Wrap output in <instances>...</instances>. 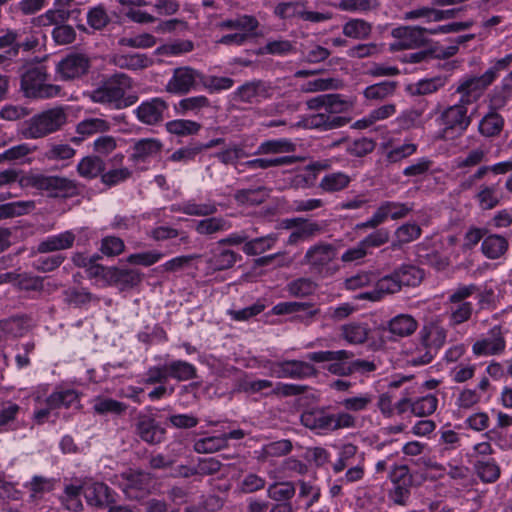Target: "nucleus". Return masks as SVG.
Here are the masks:
<instances>
[{"instance_id": "obj_1", "label": "nucleus", "mask_w": 512, "mask_h": 512, "mask_svg": "<svg viewBox=\"0 0 512 512\" xmlns=\"http://www.w3.org/2000/svg\"><path fill=\"white\" fill-rule=\"evenodd\" d=\"M353 353L348 350L317 351L307 354V359L316 363L329 362L326 369L336 376H350L356 373L366 374L376 370L373 361L354 359Z\"/></svg>"}, {"instance_id": "obj_2", "label": "nucleus", "mask_w": 512, "mask_h": 512, "mask_svg": "<svg viewBox=\"0 0 512 512\" xmlns=\"http://www.w3.org/2000/svg\"><path fill=\"white\" fill-rule=\"evenodd\" d=\"M131 78L124 73H116L103 82L101 86L93 90L90 98L94 103L109 105L115 109H123L134 104L135 96L125 97L131 88Z\"/></svg>"}, {"instance_id": "obj_3", "label": "nucleus", "mask_w": 512, "mask_h": 512, "mask_svg": "<svg viewBox=\"0 0 512 512\" xmlns=\"http://www.w3.org/2000/svg\"><path fill=\"white\" fill-rule=\"evenodd\" d=\"M300 421L303 426L317 434H328L332 431L356 426V418L348 412L332 414L324 407L305 410Z\"/></svg>"}, {"instance_id": "obj_4", "label": "nucleus", "mask_w": 512, "mask_h": 512, "mask_svg": "<svg viewBox=\"0 0 512 512\" xmlns=\"http://www.w3.org/2000/svg\"><path fill=\"white\" fill-rule=\"evenodd\" d=\"M487 152L483 148H475L470 150L465 156L454 159L453 167L458 169V192L463 193L471 191L477 183L486 176V168L481 163L486 159Z\"/></svg>"}, {"instance_id": "obj_5", "label": "nucleus", "mask_w": 512, "mask_h": 512, "mask_svg": "<svg viewBox=\"0 0 512 512\" xmlns=\"http://www.w3.org/2000/svg\"><path fill=\"white\" fill-rule=\"evenodd\" d=\"M21 90L28 98L49 99L61 94L59 85L49 83V73L44 65H30L21 75Z\"/></svg>"}, {"instance_id": "obj_6", "label": "nucleus", "mask_w": 512, "mask_h": 512, "mask_svg": "<svg viewBox=\"0 0 512 512\" xmlns=\"http://www.w3.org/2000/svg\"><path fill=\"white\" fill-rule=\"evenodd\" d=\"M446 338L447 331L444 327L435 323L424 325L419 332L421 348H417L412 354L410 362L416 366L430 363L445 344Z\"/></svg>"}, {"instance_id": "obj_7", "label": "nucleus", "mask_w": 512, "mask_h": 512, "mask_svg": "<svg viewBox=\"0 0 512 512\" xmlns=\"http://www.w3.org/2000/svg\"><path fill=\"white\" fill-rule=\"evenodd\" d=\"M257 366L265 370L266 375L275 378L302 380L316 374L311 363L297 359L273 361L262 357L257 361Z\"/></svg>"}, {"instance_id": "obj_8", "label": "nucleus", "mask_w": 512, "mask_h": 512, "mask_svg": "<svg viewBox=\"0 0 512 512\" xmlns=\"http://www.w3.org/2000/svg\"><path fill=\"white\" fill-rule=\"evenodd\" d=\"M478 287L475 284L461 285L453 290L448 296L446 316L448 325L455 328L472 318L474 313V305L467 301Z\"/></svg>"}, {"instance_id": "obj_9", "label": "nucleus", "mask_w": 512, "mask_h": 512, "mask_svg": "<svg viewBox=\"0 0 512 512\" xmlns=\"http://www.w3.org/2000/svg\"><path fill=\"white\" fill-rule=\"evenodd\" d=\"M67 115L62 107H54L31 117L24 128L26 139L43 138L59 130L66 122Z\"/></svg>"}, {"instance_id": "obj_10", "label": "nucleus", "mask_w": 512, "mask_h": 512, "mask_svg": "<svg viewBox=\"0 0 512 512\" xmlns=\"http://www.w3.org/2000/svg\"><path fill=\"white\" fill-rule=\"evenodd\" d=\"M467 104L458 103L445 108L439 118L440 126L439 137L444 140H450L461 136L471 124V116L467 114Z\"/></svg>"}, {"instance_id": "obj_11", "label": "nucleus", "mask_w": 512, "mask_h": 512, "mask_svg": "<svg viewBox=\"0 0 512 512\" xmlns=\"http://www.w3.org/2000/svg\"><path fill=\"white\" fill-rule=\"evenodd\" d=\"M336 257L337 248L334 245L319 241L307 249L301 263L308 266L313 273L331 276L338 270L336 266L331 265Z\"/></svg>"}, {"instance_id": "obj_12", "label": "nucleus", "mask_w": 512, "mask_h": 512, "mask_svg": "<svg viewBox=\"0 0 512 512\" xmlns=\"http://www.w3.org/2000/svg\"><path fill=\"white\" fill-rule=\"evenodd\" d=\"M90 68V59L83 53H69L55 67V74L62 81L82 78Z\"/></svg>"}, {"instance_id": "obj_13", "label": "nucleus", "mask_w": 512, "mask_h": 512, "mask_svg": "<svg viewBox=\"0 0 512 512\" xmlns=\"http://www.w3.org/2000/svg\"><path fill=\"white\" fill-rule=\"evenodd\" d=\"M395 43L393 50L416 49L426 46L429 43L425 27L420 26H399L391 31Z\"/></svg>"}, {"instance_id": "obj_14", "label": "nucleus", "mask_w": 512, "mask_h": 512, "mask_svg": "<svg viewBox=\"0 0 512 512\" xmlns=\"http://www.w3.org/2000/svg\"><path fill=\"white\" fill-rule=\"evenodd\" d=\"M33 187L47 192L51 197H67L73 195L77 186L73 180L59 176L35 175L31 178Z\"/></svg>"}, {"instance_id": "obj_15", "label": "nucleus", "mask_w": 512, "mask_h": 512, "mask_svg": "<svg viewBox=\"0 0 512 512\" xmlns=\"http://www.w3.org/2000/svg\"><path fill=\"white\" fill-rule=\"evenodd\" d=\"M506 349V340L500 326L492 327L487 335L475 341L472 345V353L478 357L500 355Z\"/></svg>"}, {"instance_id": "obj_16", "label": "nucleus", "mask_w": 512, "mask_h": 512, "mask_svg": "<svg viewBox=\"0 0 512 512\" xmlns=\"http://www.w3.org/2000/svg\"><path fill=\"white\" fill-rule=\"evenodd\" d=\"M201 82V74L191 67H179L173 71L172 77L166 84V90L173 94H186L195 90Z\"/></svg>"}, {"instance_id": "obj_17", "label": "nucleus", "mask_w": 512, "mask_h": 512, "mask_svg": "<svg viewBox=\"0 0 512 512\" xmlns=\"http://www.w3.org/2000/svg\"><path fill=\"white\" fill-rule=\"evenodd\" d=\"M272 95L271 85L262 80L245 82L233 92L234 100L249 104L259 103Z\"/></svg>"}, {"instance_id": "obj_18", "label": "nucleus", "mask_w": 512, "mask_h": 512, "mask_svg": "<svg viewBox=\"0 0 512 512\" xmlns=\"http://www.w3.org/2000/svg\"><path fill=\"white\" fill-rule=\"evenodd\" d=\"M168 105L160 97L143 101L135 110L136 118L143 124L156 125L164 120Z\"/></svg>"}, {"instance_id": "obj_19", "label": "nucleus", "mask_w": 512, "mask_h": 512, "mask_svg": "<svg viewBox=\"0 0 512 512\" xmlns=\"http://www.w3.org/2000/svg\"><path fill=\"white\" fill-rule=\"evenodd\" d=\"M83 494L87 503L98 508H106L115 503V494L104 483L91 482L83 485Z\"/></svg>"}, {"instance_id": "obj_20", "label": "nucleus", "mask_w": 512, "mask_h": 512, "mask_svg": "<svg viewBox=\"0 0 512 512\" xmlns=\"http://www.w3.org/2000/svg\"><path fill=\"white\" fill-rule=\"evenodd\" d=\"M110 63L120 69L138 71L150 67L153 59L145 53L117 52L111 56Z\"/></svg>"}, {"instance_id": "obj_21", "label": "nucleus", "mask_w": 512, "mask_h": 512, "mask_svg": "<svg viewBox=\"0 0 512 512\" xmlns=\"http://www.w3.org/2000/svg\"><path fill=\"white\" fill-rule=\"evenodd\" d=\"M136 433L141 440L154 445L164 440L166 431L153 417L141 415L136 423Z\"/></svg>"}, {"instance_id": "obj_22", "label": "nucleus", "mask_w": 512, "mask_h": 512, "mask_svg": "<svg viewBox=\"0 0 512 512\" xmlns=\"http://www.w3.org/2000/svg\"><path fill=\"white\" fill-rule=\"evenodd\" d=\"M400 289L401 287L398 281V277L394 271L392 274L378 279L373 290L360 293L356 298L359 300H369L376 302L381 300L386 295L394 294L400 291Z\"/></svg>"}, {"instance_id": "obj_23", "label": "nucleus", "mask_w": 512, "mask_h": 512, "mask_svg": "<svg viewBox=\"0 0 512 512\" xmlns=\"http://www.w3.org/2000/svg\"><path fill=\"white\" fill-rule=\"evenodd\" d=\"M394 398V394L390 391L383 392L378 396L377 408L384 418L391 419L407 413V394L403 395L396 402Z\"/></svg>"}, {"instance_id": "obj_24", "label": "nucleus", "mask_w": 512, "mask_h": 512, "mask_svg": "<svg viewBox=\"0 0 512 512\" xmlns=\"http://www.w3.org/2000/svg\"><path fill=\"white\" fill-rule=\"evenodd\" d=\"M170 210L188 216L207 217L214 215L218 211V205L215 201L211 200L198 203L195 199H187L181 203L173 204Z\"/></svg>"}, {"instance_id": "obj_25", "label": "nucleus", "mask_w": 512, "mask_h": 512, "mask_svg": "<svg viewBox=\"0 0 512 512\" xmlns=\"http://www.w3.org/2000/svg\"><path fill=\"white\" fill-rule=\"evenodd\" d=\"M486 88V85L482 82L479 76L470 77L463 79L459 83L456 92L461 94L459 100L462 103L469 105L470 103L478 100Z\"/></svg>"}, {"instance_id": "obj_26", "label": "nucleus", "mask_w": 512, "mask_h": 512, "mask_svg": "<svg viewBox=\"0 0 512 512\" xmlns=\"http://www.w3.org/2000/svg\"><path fill=\"white\" fill-rule=\"evenodd\" d=\"M232 228L229 220L222 216H207L199 220L195 224V231L203 236L212 237L216 234L223 233Z\"/></svg>"}, {"instance_id": "obj_27", "label": "nucleus", "mask_w": 512, "mask_h": 512, "mask_svg": "<svg viewBox=\"0 0 512 512\" xmlns=\"http://www.w3.org/2000/svg\"><path fill=\"white\" fill-rule=\"evenodd\" d=\"M438 406V398L435 394L428 393L424 396L411 399L407 396V412L417 417L432 415Z\"/></svg>"}, {"instance_id": "obj_28", "label": "nucleus", "mask_w": 512, "mask_h": 512, "mask_svg": "<svg viewBox=\"0 0 512 512\" xmlns=\"http://www.w3.org/2000/svg\"><path fill=\"white\" fill-rule=\"evenodd\" d=\"M384 157L388 164L400 163L417 152L416 143L406 141L400 145H393L391 141L384 144Z\"/></svg>"}, {"instance_id": "obj_29", "label": "nucleus", "mask_w": 512, "mask_h": 512, "mask_svg": "<svg viewBox=\"0 0 512 512\" xmlns=\"http://www.w3.org/2000/svg\"><path fill=\"white\" fill-rule=\"evenodd\" d=\"M417 328L418 322L410 314H398L388 322V331L400 338L411 336Z\"/></svg>"}, {"instance_id": "obj_30", "label": "nucleus", "mask_w": 512, "mask_h": 512, "mask_svg": "<svg viewBox=\"0 0 512 512\" xmlns=\"http://www.w3.org/2000/svg\"><path fill=\"white\" fill-rule=\"evenodd\" d=\"M75 238V234L69 230L56 235L48 236L39 243L38 251L40 253H48L69 249L73 246Z\"/></svg>"}, {"instance_id": "obj_31", "label": "nucleus", "mask_w": 512, "mask_h": 512, "mask_svg": "<svg viewBox=\"0 0 512 512\" xmlns=\"http://www.w3.org/2000/svg\"><path fill=\"white\" fill-rule=\"evenodd\" d=\"M240 259L241 255L230 249L216 248L212 251L207 264L212 271H222L230 269Z\"/></svg>"}, {"instance_id": "obj_32", "label": "nucleus", "mask_w": 512, "mask_h": 512, "mask_svg": "<svg viewBox=\"0 0 512 512\" xmlns=\"http://www.w3.org/2000/svg\"><path fill=\"white\" fill-rule=\"evenodd\" d=\"M410 202L383 201L377 208L384 223L388 220H399L407 217L413 210Z\"/></svg>"}, {"instance_id": "obj_33", "label": "nucleus", "mask_w": 512, "mask_h": 512, "mask_svg": "<svg viewBox=\"0 0 512 512\" xmlns=\"http://www.w3.org/2000/svg\"><path fill=\"white\" fill-rule=\"evenodd\" d=\"M351 181V176L345 172H330L321 178L319 188L325 193H336L346 189Z\"/></svg>"}, {"instance_id": "obj_34", "label": "nucleus", "mask_w": 512, "mask_h": 512, "mask_svg": "<svg viewBox=\"0 0 512 512\" xmlns=\"http://www.w3.org/2000/svg\"><path fill=\"white\" fill-rule=\"evenodd\" d=\"M372 24L364 19L351 18L342 26V33L353 40H366L372 34Z\"/></svg>"}, {"instance_id": "obj_35", "label": "nucleus", "mask_w": 512, "mask_h": 512, "mask_svg": "<svg viewBox=\"0 0 512 512\" xmlns=\"http://www.w3.org/2000/svg\"><path fill=\"white\" fill-rule=\"evenodd\" d=\"M348 121L349 120L346 117L330 115L324 110V112L309 116L307 119V124L312 128L331 130L345 126Z\"/></svg>"}, {"instance_id": "obj_36", "label": "nucleus", "mask_w": 512, "mask_h": 512, "mask_svg": "<svg viewBox=\"0 0 512 512\" xmlns=\"http://www.w3.org/2000/svg\"><path fill=\"white\" fill-rule=\"evenodd\" d=\"M296 150V145L289 139H271L260 143L254 155H270L290 153Z\"/></svg>"}, {"instance_id": "obj_37", "label": "nucleus", "mask_w": 512, "mask_h": 512, "mask_svg": "<svg viewBox=\"0 0 512 512\" xmlns=\"http://www.w3.org/2000/svg\"><path fill=\"white\" fill-rule=\"evenodd\" d=\"M110 129V123L101 118H89L82 120L77 124L76 131L81 137L73 138V141L79 142L87 137L97 133H104Z\"/></svg>"}, {"instance_id": "obj_38", "label": "nucleus", "mask_w": 512, "mask_h": 512, "mask_svg": "<svg viewBox=\"0 0 512 512\" xmlns=\"http://www.w3.org/2000/svg\"><path fill=\"white\" fill-rule=\"evenodd\" d=\"M397 87L398 83L396 81H383L366 87L363 91V95L367 100L383 101L392 97Z\"/></svg>"}, {"instance_id": "obj_39", "label": "nucleus", "mask_w": 512, "mask_h": 512, "mask_svg": "<svg viewBox=\"0 0 512 512\" xmlns=\"http://www.w3.org/2000/svg\"><path fill=\"white\" fill-rule=\"evenodd\" d=\"M474 197L483 210H491L500 202V193L496 184L481 185Z\"/></svg>"}, {"instance_id": "obj_40", "label": "nucleus", "mask_w": 512, "mask_h": 512, "mask_svg": "<svg viewBox=\"0 0 512 512\" xmlns=\"http://www.w3.org/2000/svg\"><path fill=\"white\" fill-rule=\"evenodd\" d=\"M370 329L365 323L351 322L341 327V336L350 344H362L369 335Z\"/></svg>"}, {"instance_id": "obj_41", "label": "nucleus", "mask_w": 512, "mask_h": 512, "mask_svg": "<svg viewBox=\"0 0 512 512\" xmlns=\"http://www.w3.org/2000/svg\"><path fill=\"white\" fill-rule=\"evenodd\" d=\"M104 161L97 156L84 157L77 165V171L81 177L93 179L103 174Z\"/></svg>"}, {"instance_id": "obj_42", "label": "nucleus", "mask_w": 512, "mask_h": 512, "mask_svg": "<svg viewBox=\"0 0 512 512\" xmlns=\"http://www.w3.org/2000/svg\"><path fill=\"white\" fill-rule=\"evenodd\" d=\"M508 248L507 240L500 235L487 236L481 245L483 254L490 259H497L503 255Z\"/></svg>"}, {"instance_id": "obj_43", "label": "nucleus", "mask_w": 512, "mask_h": 512, "mask_svg": "<svg viewBox=\"0 0 512 512\" xmlns=\"http://www.w3.org/2000/svg\"><path fill=\"white\" fill-rule=\"evenodd\" d=\"M503 126V117L496 112H490L480 120L478 131L485 137H494L500 134Z\"/></svg>"}, {"instance_id": "obj_44", "label": "nucleus", "mask_w": 512, "mask_h": 512, "mask_svg": "<svg viewBox=\"0 0 512 512\" xmlns=\"http://www.w3.org/2000/svg\"><path fill=\"white\" fill-rule=\"evenodd\" d=\"M358 448L356 445L347 443L341 446L338 459L333 464L334 473L338 474L349 466L354 465L358 461Z\"/></svg>"}, {"instance_id": "obj_45", "label": "nucleus", "mask_w": 512, "mask_h": 512, "mask_svg": "<svg viewBox=\"0 0 512 512\" xmlns=\"http://www.w3.org/2000/svg\"><path fill=\"white\" fill-rule=\"evenodd\" d=\"M258 26V20L250 15H242L219 23L221 29L235 30V32H255Z\"/></svg>"}, {"instance_id": "obj_46", "label": "nucleus", "mask_w": 512, "mask_h": 512, "mask_svg": "<svg viewBox=\"0 0 512 512\" xmlns=\"http://www.w3.org/2000/svg\"><path fill=\"white\" fill-rule=\"evenodd\" d=\"M278 241V234L271 233L263 237L252 239L243 246V252L247 255H259L271 249Z\"/></svg>"}, {"instance_id": "obj_47", "label": "nucleus", "mask_w": 512, "mask_h": 512, "mask_svg": "<svg viewBox=\"0 0 512 512\" xmlns=\"http://www.w3.org/2000/svg\"><path fill=\"white\" fill-rule=\"evenodd\" d=\"M343 144L345 151L354 157H363L371 153L375 148V143L372 139L362 137L353 141H341L333 143V146Z\"/></svg>"}, {"instance_id": "obj_48", "label": "nucleus", "mask_w": 512, "mask_h": 512, "mask_svg": "<svg viewBox=\"0 0 512 512\" xmlns=\"http://www.w3.org/2000/svg\"><path fill=\"white\" fill-rule=\"evenodd\" d=\"M93 410L99 415H121L127 410V405L112 398L96 397L93 400Z\"/></svg>"}, {"instance_id": "obj_49", "label": "nucleus", "mask_w": 512, "mask_h": 512, "mask_svg": "<svg viewBox=\"0 0 512 512\" xmlns=\"http://www.w3.org/2000/svg\"><path fill=\"white\" fill-rule=\"evenodd\" d=\"M161 148V142L156 139H141L133 147L132 158L134 160H144L157 155Z\"/></svg>"}, {"instance_id": "obj_50", "label": "nucleus", "mask_w": 512, "mask_h": 512, "mask_svg": "<svg viewBox=\"0 0 512 512\" xmlns=\"http://www.w3.org/2000/svg\"><path fill=\"white\" fill-rule=\"evenodd\" d=\"M475 470L483 482H495L500 476V468L494 459H476Z\"/></svg>"}, {"instance_id": "obj_51", "label": "nucleus", "mask_w": 512, "mask_h": 512, "mask_svg": "<svg viewBox=\"0 0 512 512\" xmlns=\"http://www.w3.org/2000/svg\"><path fill=\"white\" fill-rule=\"evenodd\" d=\"M168 376L179 381H187L195 378L196 368L194 365L181 360L172 361L166 364Z\"/></svg>"}, {"instance_id": "obj_52", "label": "nucleus", "mask_w": 512, "mask_h": 512, "mask_svg": "<svg viewBox=\"0 0 512 512\" xmlns=\"http://www.w3.org/2000/svg\"><path fill=\"white\" fill-rule=\"evenodd\" d=\"M375 400V396L371 392L360 393L351 397H347L342 401V406L347 411L362 412L368 410Z\"/></svg>"}, {"instance_id": "obj_53", "label": "nucleus", "mask_w": 512, "mask_h": 512, "mask_svg": "<svg viewBox=\"0 0 512 512\" xmlns=\"http://www.w3.org/2000/svg\"><path fill=\"white\" fill-rule=\"evenodd\" d=\"M35 208L33 201H15L0 205V220L21 216Z\"/></svg>"}, {"instance_id": "obj_54", "label": "nucleus", "mask_w": 512, "mask_h": 512, "mask_svg": "<svg viewBox=\"0 0 512 512\" xmlns=\"http://www.w3.org/2000/svg\"><path fill=\"white\" fill-rule=\"evenodd\" d=\"M421 228L416 223H405L399 226L394 232V246L415 241L421 236Z\"/></svg>"}, {"instance_id": "obj_55", "label": "nucleus", "mask_w": 512, "mask_h": 512, "mask_svg": "<svg viewBox=\"0 0 512 512\" xmlns=\"http://www.w3.org/2000/svg\"><path fill=\"white\" fill-rule=\"evenodd\" d=\"M295 492V486L291 482L274 483L267 489L268 497L278 503L289 502Z\"/></svg>"}, {"instance_id": "obj_56", "label": "nucleus", "mask_w": 512, "mask_h": 512, "mask_svg": "<svg viewBox=\"0 0 512 512\" xmlns=\"http://www.w3.org/2000/svg\"><path fill=\"white\" fill-rule=\"evenodd\" d=\"M267 197V191L264 187H259L257 189H241L238 190L234 198L237 203L241 205H257L264 202Z\"/></svg>"}, {"instance_id": "obj_57", "label": "nucleus", "mask_w": 512, "mask_h": 512, "mask_svg": "<svg viewBox=\"0 0 512 512\" xmlns=\"http://www.w3.org/2000/svg\"><path fill=\"white\" fill-rule=\"evenodd\" d=\"M249 154L245 151L242 145L233 144L225 149L216 153L215 157L225 165L236 166L238 161L242 158L248 157Z\"/></svg>"}, {"instance_id": "obj_58", "label": "nucleus", "mask_w": 512, "mask_h": 512, "mask_svg": "<svg viewBox=\"0 0 512 512\" xmlns=\"http://www.w3.org/2000/svg\"><path fill=\"white\" fill-rule=\"evenodd\" d=\"M148 235L155 241H166L176 237H180V241L184 244L189 243V236L184 231L169 226H157L150 230Z\"/></svg>"}, {"instance_id": "obj_59", "label": "nucleus", "mask_w": 512, "mask_h": 512, "mask_svg": "<svg viewBox=\"0 0 512 512\" xmlns=\"http://www.w3.org/2000/svg\"><path fill=\"white\" fill-rule=\"evenodd\" d=\"M225 447L226 438L222 435L201 438L194 443V450L197 453H214Z\"/></svg>"}, {"instance_id": "obj_60", "label": "nucleus", "mask_w": 512, "mask_h": 512, "mask_svg": "<svg viewBox=\"0 0 512 512\" xmlns=\"http://www.w3.org/2000/svg\"><path fill=\"white\" fill-rule=\"evenodd\" d=\"M476 364L466 362L458 363L449 369L448 375L454 383H465L475 375Z\"/></svg>"}, {"instance_id": "obj_61", "label": "nucleus", "mask_w": 512, "mask_h": 512, "mask_svg": "<svg viewBox=\"0 0 512 512\" xmlns=\"http://www.w3.org/2000/svg\"><path fill=\"white\" fill-rule=\"evenodd\" d=\"M384 49L383 44L361 43L352 46L347 50V56L350 58L363 59L380 54Z\"/></svg>"}, {"instance_id": "obj_62", "label": "nucleus", "mask_w": 512, "mask_h": 512, "mask_svg": "<svg viewBox=\"0 0 512 512\" xmlns=\"http://www.w3.org/2000/svg\"><path fill=\"white\" fill-rule=\"evenodd\" d=\"M395 272L401 288L402 286H416L423 277L422 271L411 265H404Z\"/></svg>"}, {"instance_id": "obj_63", "label": "nucleus", "mask_w": 512, "mask_h": 512, "mask_svg": "<svg viewBox=\"0 0 512 512\" xmlns=\"http://www.w3.org/2000/svg\"><path fill=\"white\" fill-rule=\"evenodd\" d=\"M78 402V395L74 390H63L52 393L47 397V403L52 408L70 407Z\"/></svg>"}, {"instance_id": "obj_64", "label": "nucleus", "mask_w": 512, "mask_h": 512, "mask_svg": "<svg viewBox=\"0 0 512 512\" xmlns=\"http://www.w3.org/2000/svg\"><path fill=\"white\" fill-rule=\"evenodd\" d=\"M167 130L175 135L186 136L195 134L200 129V124L192 120L177 119L167 123Z\"/></svg>"}]
</instances>
